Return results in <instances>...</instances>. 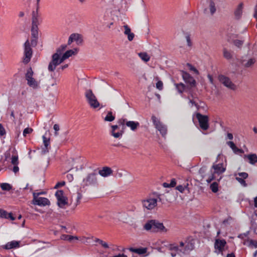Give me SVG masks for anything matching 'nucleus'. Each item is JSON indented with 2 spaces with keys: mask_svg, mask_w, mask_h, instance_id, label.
Wrapping results in <instances>:
<instances>
[{
  "mask_svg": "<svg viewBox=\"0 0 257 257\" xmlns=\"http://www.w3.org/2000/svg\"><path fill=\"white\" fill-rule=\"evenodd\" d=\"M194 248V242L193 241H186L185 243L180 242L179 246L171 244V249L179 251L181 253L187 254Z\"/></svg>",
  "mask_w": 257,
  "mask_h": 257,
  "instance_id": "obj_1",
  "label": "nucleus"
},
{
  "mask_svg": "<svg viewBox=\"0 0 257 257\" xmlns=\"http://www.w3.org/2000/svg\"><path fill=\"white\" fill-rule=\"evenodd\" d=\"M144 228L147 231L154 232L159 231H167V229L164 226L163 223L153 219L148 220L144 225Z\"/></svg>",
  "mask_w": 257,
  "mask_h": 257,
  "instance_id": "obj_2",
  "label": "nucleus"
},
{
  "mask_svg": "<svg viewBox=\"0 0 257 257\" xmlns=\"http://www.w3.org/2000/svg\"><path fill=\"white\" fill-rule=\"evenodd\" d=\"M85 96L91 107L96 108L99 106V102L98 101L96 97L91 89H87L86 90Z\"/></svg>",
  "mask_w": 257,
  "mask_h": 257,
  "instance_id": "obj_3",
  "label": "nucleus"
},
{
  "mask_svg": "<svg viewBox=\"0 0 257 257\" xmlns=\"http://www.w3.org/2000/svg\"><path fill=\"white\" fill-rule=\"evenodd\" d=\"M97 174L92 172L88 174L86 177L83 179L82 185L84 187L88 186H96L98 185L97 178Z\"/></svg>",
  "mask_w": 257,
  "mask_h": 257,
  "instance_id": "obj_4",
  "label": "nucleus"
},
{
  "mask_svg": "<svg viewBox=\"0 0 257 257\" xmlns=\"http://www.w3.org/2000/svg\"><path fill=\"white\" fill-rule=\"evenodd\" d=\"M156 128L159 131L163 137H165L167 133V126L160 121L155 115L151 117Z\"/></svg>",
  "mask_w": 257,
  "mask_h": 257,
  "instance_id": "obj_5",
  "label": "nucleus"
},
{
  "mask_svg": "<svg viewBox=\"0 0 257 257\" xmlns=\"http://www.w3.org/2000/svg\"><path fill=\"white\" fill-rule=\"evenodd\" d=\"M196 117L198 121L200 128L203 131L207 130L209 127L208 116L198 112L196 114Z\"/></svg>",
  "mask_w": 257,
  "mask_h": 257,
  "instance_id": "obj_6",
  "label": "nucleus"
},
{
  "mask_svg": "<svg viewBox=\"0 0 257 257\" xmlns=\"http://www.w3.org/2000/svg\"><path fill=\"white\" fill-rule=\"evenodd\" d=\"M181 74L184 81L188 85L187 87L191 89L196 86V80L190 74L182 70Z\"/></svg>",
  "mask_w": 257,
  "mask_h": 257,
  "instance_id": "obj_7",
  "label": "nucleus"
},
{
  "mask_svg": "<svg viewBox=\"0 0 257 257\" xmlns=\"http://www.w3.org/2000/svg\"><path fill=\"white\" fill-rule=\"evenodd\" d=\"M33 71L31 67H30L27 71V73L25 74V78L27 81L28 85L34 88H36L38 87V84L36 79L33 77Z\"/></svg>",
  "mask_w": 257,
  "mask_h": 257,
  "instance_id": "obj_8",
  "label": "nucleus"
},
{
  "mask_svg": "<svg viewBox=\"0 0 257 257\" xmlns=\"http://www.w3.org/2000/svg\"><path fill=\"white\" fill-rule=\"evenodd\" d=\"M24 46L25 50L23 62L25 64H27L30 61L32 56V49L31 48V46L28 40H27L25 43Z\"/></svg>",
  "mask_w": 257,
  "mask_h": 257,
  "instance_id": "obj_9",
  "label": "nucleus"
},
{
  "mask_svg": "<svg viewBox=\"0 0 257 257\" xmlns=\"http://www.w3.org/2000/svg\"><path fill=\"white\" fill-rule=\"evenodd\" d=\"M33 203L34 205L45 206L49 205V200L45 197H38L40 193H33Z\"/></svg>",
  "mask_w": 257,
  "mask_h": 257,
  "instance_id": "obj_10",
  "label": "nucleus"
},
{
  "mask_svg": "<svg viewBox=\"0 0 257 257\" xmlns=\"http://www.w3.org/2000/svg\"><path fill=\"white\" fill-rule=\"evenodd\" d=\"M219 81L222 83L225 86L232 89L235 90L236 88L235 85L232 82L230 78L223 75H219L218 76Z\"/></svg>",
  "mask_w": 257,
  "mask_h": 257,
  "instance_id": "obj_11",
  "label": "nucleus"
},
{
  "mask_svg": "<svg viewBox=\"0 0 257 257\" xmlns=\"http://www.w3.org/2000/svg\"><path fill=\"white\" fill-rule=\"evenodd\" d=\"M158 200L156 198H148L142 201L143 206L148 210L154 209L157 205Z\"/></svg>",
  "mask_w": 257,
  "mask_h": 257,
  "instance_id": "obj_12",
  "label": "nucleus"
},
{
  "mask_svg": "<svg viewBox=\"0 0 257 257\" xmlns=\"http://www.w3.org/2000/svg\"><path fill=\"white\" fill-rule=\"evenodd\" d=\"M226 244V241L225 239H216L214 242L215 252L218 254H222L225 246Z\"/></svg>",
  "mask_w": 257,
  "mask_h": 257,
  "instance_id": "obj_13",
  "label": "nucleus"
},
{
  "mask_svg": "<svg viewBox=\"0 0 257 257\" xmlns=\"http://www.w3.org/2000/svg\"><path fill=\"white\" fill-rule=\"evenodd\" d=\"M43 146L41 147V154L44 155L49 153L51 149L50 139L47 138L45 136H43Z\"/></svg>",
  "mask_w": 257,
  "mask_h": 257,
  "instance_id": "obj_14",
  "label": "nucleus"
},
{
  "mask_svg": "<svg viewBox=\"0 0 257 257\" xmlns=\"http://www.w3.org/2000/svg\"><path fill=\"white\" fill-rule=\"evenodd\" d=\"M212 168L214 169L213 173L214 174H221L226 170V167L224 166L222 163H219L218 164L214 163L212 166Z\"/></svg>",
  "mask_w": 257,
  "mask_h": 257,
  "instance_id": "obj_15",
  "label": "nucleus"
},
{
  "mask_svg": "<svg viewBox=\"0 0 257 257\" xmlns=\"http://www.w3.org/2000/svg\"><path fill=\"white\" fill-rule=\"evenodd\" d=\"M20 241L16 240H13L8 242L5 245L3 246V248L5 249H10L13 248H16L20 247Z\"/></svg>",
  "mask_w": 257,
  "mask_h": 257,
  "instance_id": "obj_16",
  "label": "nucleus"
},
{
  "mask_svg": "<svg viewBox=\"0 0 257 257\" xmlns=\"http://www.w3.org/2000/svg\"><path fill=\"white\" fill-rule=\"evenodd\" d=\"M98 174L103 177H106L112 174V170L109 167H104L99 170Z\"/></svg>",
  "mask_w": 257,
  "mask_h": 257,
  "instance_id": "obj_17",
  "label": "nucleus"
},
{
  "mask_svg": "<svg viewBox=\"0 0 257 257\" xmlns=\"http://www.w3.org/2000/svg\"><path fill=\"white\" fill-rule=\"evenodd\" d=\"M38 26H32L31 28V34L32 37L34 38L31 41L32 44H36V40L38 37Z\"/></svg>",
  "mask_w": 257,
  "mask_h": 257,
  "instance_id": "obj_18",
  "label": "nucleus"
},
{
  "mask_svg": "<svg viewBox=\"0 0 257 257\" xmlns=\"http://www.w3.org/2000/svg\"><path fill=\"white\" fill-rule=\"evenodd\" d=\"M123 27L124 28V34L127 35V39L130 41H132L135 37L134 34L131 32V29L127 25H124Z\"/></svg>",
  "mask_w": 257,
  "mask_h": 257,
  "instance_id": "obj_19",
  "label": "nucleus"
},
{
  "mask_svg": "<svg viewBox=\"0 0 257 257\" xmlns=\"http://www.w3.org/2000/svg\"><path fill=\"white\" fill-rule=\"evenodd\" d=\"M256 60L255 58H250L247 60H243L242 62L243 66L245 68L252 67L254 64L255 63Z\"/></svg>",
  "mask_w": 257,
  "mask_h": 257,
  "instance_id": "obj_20",
  "label": "nucleus"
},
{
  "mask_svg": "<svg viewBox=\"0 0 257 257\" xmlns=\"http://www.w3.org/2000/svg\"><path fill=\"white\" fill-rule=\"evenodd\" d=\"M244 158H247L249 160V163L252 165L257 162V155L255 154L244 155Z\"/></svg>",
  "mask_w": 257,
  "mask_h": 257,
  "instance_id": "obj_21",
  "label": "nucleus"
},
{
  "mask_svg": "<svg viewBox=\"0 0 257 257\" xmlns=\"http://www.w3.org/2000/svg\"><path fill=\"white\" fill-rule=\"evenodd\" d=\"M174 85L176 89L179 94H182L187 88V86L182 82L178 83H175Z\"/></svg>",
  "mask_w": 257,
  "mask_h": 257,
  "instance_id": "obj_22",
  "label": "nucleus"
},
{
  "mask_svg": "<svg viewBox=\"0 0 257 257\" xmlns=\"http://www.w3.org/2000/svg\"><path fill=\"white\" fill-rule=\"evenodd\" d=\"M126 125L130 127L132 131H135L140 126V123L138 121H126Z\"/></svg>",
  "mask_w": 257,
  "mask_h": 257,
  "instance_id": "obj_23",
  "label": "nucleus"
},
{
  "mask_svg": "<svg viewBox=\"0 0 257 257\" xmlns=\"http://www.w3.org/2000/svg\"><path fill=\"white\" fill-rule=\"evenodd\" d=\"M243 3H240L237 8L236 9V10L234 11V15L236 19H239L242 14V9H243Z\"/></svg>",
  "mask_w": 257,
  "mask_h": 257,
  "instance_id": "obj_24",
  "label": "nucleus"
},
{
  "mask_svg": "<svg viewBox=\"0 0 257 257\" xmlns=\"http://www.w3.org/2000/svg\"><path fill=\"white\" fill-rule=\"evenodd\" d=\"M128 250L133 252L137 253L139 254H143L146 253L147 252V248H135L133 247H130L128 248Z\"/></svg>",
  "mask_w": 257,
  "mask_h": 257,
  "instance_id": "obj_25",
  "label": "nucleus"
},
{
  "mask_svg": "<svg viewBox=\"0 0 257 257\" xmlns=\"http://www.w3.org/2000/svg\"><path fill=\"white\" fill-rule=\"evenodd\" d=\"M51 61H53V62L60 64L64 61V60L62 59V56L59 55L57 53H54L52 56Z\"/></svg>",
  "mask_w": 257,
  "mask_h": 257,
  "instance_id": "obj_26",
  "label": "nucleus"
},
{
  "mask_svg": "<svg viewBox=\"0 0 257 257\" xmlns=\"http://www.w3.org/2000/svg\"><path fill=\"white\" fill-rule=\"evenodd\" d=\"M38 11L36 10V12L33 11L32 13V26H38Z\"/></svg>",
  "mask_w": 257,
  "mask_h": 257,
  "instance_id": "obj_27",
  "label": "nucleus"
},
{
  "mask_svg": "<svg viewBox=\"0 0 257 257\" xmlns=\"http://www.w3.org/2000/svg\"><path fill=\"white\" fill-rule=\"evenodd\" d=\"M209 6H208V9L209 10V12L211 14V15H213L214 13L216 11V8L215 7V4L214 2L213 1V0H209Z\"/></svg>",
  "mask_w": 257,
  "mask_h": 257,
  "instance_id": "obj_28",
  "label": "nucleus"
},
{
  "mask_svg": "<svg viewBox=\"0 0 257 257\" xmlns=\"http://www.w3.org/2000/svg\"><path fill=\"white\" fill-rule=\"evenodd\" d=\"M244 244L247 245L249 247L253 246L255 248H257V241L252 239H248L245 240Z\"/></svg>",
  "mask_w": 257,
  "mask_h": 257,
  "instance_id": "obj_29",
  "label": "nucleus"
},
{
  "mask_svg": "<svg viewBox=\"0 0 257 257\" xmlns=\"http://www.w3.org/2000/svg\"><path fill=\"white\" fill-rule=\"evenodd\" d=\"M140 58L145 62H148L150 59V57L146 52H141L138 53Z\"/></svg>",
  "mask_w": 257,
  "mask_h": 257,
  "instance_id": "obj_30",
  "label": "nucleus"
},
{
  "mask_svg": "<svg viewBox=\"0 0 257 257\" xmlns=\"http://www.w3.org/2000/svg\"><path fill=\"white\" fill-rule=\"evenodd\" d=\"M57 204L59 207L63 208L67 204V198L65 197L57 199Z\"/></svg>",
  "mask_w": 257,
  "mask_h": 257,
  "instance_id": "obj_31",
  "label": "nucleus"
},
{
  "mask_svg": "<svg viewBox=\"0 0 257 257\" xmlns=\"http://www.w3.org/2000/svg\"><path fill=\"white\" fill-rule=\"evenodd\" d=\"M61 238L62 239L66 240H69L70 241H72V240H73L74 239H76V240L78 239V237H77L76 236H74L66 235V234H63L61 236Z\"/></svg>",
  "mask_w": 257,
  "mask_h": 257,
  "instance_id": "obj_32",
  "label": "nucleus"
},
{
  "mask_svg": "<svg viewBox=\"0 0 257 257\" xmlns=\"http://www.w3.org/2000/svg\"><path fill=\"white\" fill-rule=\"evenodd\" d=\"M73 54H74V52L73 50H68L62 56V59H63L64 61L65 60L68 59Z\"/></svg>",
  "mask_w": 257,
  "mask_h": 257,
  "instance_id": "obj_33",
  "label": "nucleus"
},
{
  "mask_svg": "<svg viewBox=\"0 0 257 257\" xmlns=\"http://www.w3.org/2000/svg\"><path fill=\"white\" fill-rule=\"evenodd\" d=\"M59 64L55 63L53 62V61H51L48 65V69L49 71L50 72H53L55 69H56V67L58 66Z\"/></svg>",
  "mask_w": 257,
  "mask_h": 257,
  "instance_id": "obj_34",
  "label": "nucleus"
},
{
  "mask_svg": "<svg viewBox=\"0 0 257 257\" xmlns=\"http://www.w3.org/2000/svg\"><path fill=\"white\" fill-rule=\"evenodd\" d=\"M115 119V116L112 115L111 111H108L106 116L104 118V120L106 121H112Z\"/></svg>",
  "mask_w": 257,
  "mask_h": 257,
  "instance_id": "obj_35",
  "label": "nucleus"
},
{
  "mask_svg": "<svg viewBox=\"0 0 257 257\" xmlns=\"http://www.w3.org/2000/svg\"><path fill=\"white\" fill-rule=\"evenodd\" d=\"M1 187L2 189L4 191H10L12 189V185L7 183H1Z\"/></svg>",
  "mask_w": 257,
  "mask_h": 257,
  "instance_id": "obj_36",
  "label": "nucleus"
},
{
  "mask_svg": "<svg viewBox=\"0 0 257 257\" xmlns=\"http://www.w3.org/2000/svg\"><path fill=\"white\" fill-rule=\"evenodd\" d=\"M223 56L227 60H230L232 58V54L226 49H223Z\"/></svg>",
  "mask_w": 257,
  "mask_h": 257,
  "instance_id": "obj_37",
  "label": "nucleus"
},
{
  "mask_svg": "<svg viewBox=\"0 0 257 257\" xmlns=\"http://www.w3.org/2000/svg\"><path fill=\"white\" fill-rule=\"evenodd\" d=\"M210 189L214 193H216L218 190V184L215 182L210 185Z\"/></svg>",
  "mask_w": 257,
  "mask_h": 257,
  "instance_id": "obj_38",
  "label": "nucleus"
},
{
  "mask_svg": "<svg viewBox=\"0 0 257 257\" xmlns=\"http://www.w3.org/2000/svg\"><path fill=\"white\" fill-rule=\"evenodd\" d=\"M67 46L66 45H62L59 48H58L55 53H57L59 55L61 56L62 53L66 49Z\"/></svg>",
  "mask_w": 257,
  "mask_h": 257,
  "instance_id": "obj_39",
  "label": "nucleus"
},
{
  "mask_svg": "<svg viewBox=\"0 0 257 257\" xmlns=\"http://www.w3.org/2000/svg\"><path fill=\"white\" fill-rule=\"evenodd\" d=\"M75 34V35L77 36V37H73L74 41H76L77 44H80L82 42V39H81V36L80 35L78 34Z\"/></svg>",
  "mask_w": 257,
  "mask_h": 257,
  "instance_id": "obj_40",
  "label": "nucleus"
},
{
  "mask_svg": "<svg viewBox=\"0 0 257 257\" xmlns=\"http://www.w3.org/2000/svg\"><path fill=\"white\" fill-rule=\"evenodd\" d=\"M236 180H237L242 186L243 187H246L247 184L244 180V179L241 178L240 177H235Z\"/></svg>",
  "mask_w": 257,
  "mask_h": 257,
  "instance_id": "obj_41",
  "label": "nucleus"
},
{
  "mask_svg": "<svg viewBox=\"0 0 257 257\" xmlns=\"http://www.w3.org/2000/svg\"><path fill=\"white\" fill-rule=\"evenodd\" d=\"M55 196H56V197L57 198V199H59V198H63L64 197H65L64 196V192L62 190H57L56 191V192L55 193Z\"/></svg>",
  "mask_w": 257,
  "mask_h": 257,
  "instance_id": "obj_42",
  "label": "nucleus"
},
{
  "mask_svg": "<svg viewBox=\"0 0 257 257\" xmlns=\"http://www.w3.org/2000/svg\"><path fill=\"white\" fill-rule=\"evenodd\" d=\"M185 38L187 41V46L190 48V49H191L192 46V42L191 40L190 35L188 34L186 35Z\"/></svg>",
  "mask_w": 257,
  "mask_h": 257,
  "instance_id": "obj_43",
  "label": "nucleus"
},
{
  "mask_svg": "<svg viewBox=\"0 0 257 257\" xmlns=\"http://www.w3.org/2000/svg\"><path fill=\"white\" fill-rule=\"evenodd\" d=\"M11 163L14 165H18V156L16 155L13 156L11 159Z\"/></svg>",
  "mask_w": 257,
  "mask_h": 257,
  "instance_id": "obj_44",
  "label": "nucleus"
},
{
  "mask_svg": "<svg viewBox=\"0 0 257 257\" xmlns=\"http://www.w3.org/2000/svg\"><path fill=\"white\" fill-rule=\"evenodd\" d=\"M33 129L30 127H27L23 131V136L26 137L28 134H31L33 132Z\"/></svg>",
  "mask_w": 257,
  "mask_h": 257,
  "instance_id": "obj_45",
  "label": "nucleus"
},
{
  "mask_svg": "<svg viewBox=\"0 0 257 257\" xmlns=\"http://www.w3.org/2000/svg\"><path fill=\"white\" fill-rule=\"evenodd\" d=\"M233 44L235 46L239 48L242 46L243 41L239 40H235L233 41Z\"/></svg>",
  "mask_w": 257,
  "mask_h": 257,
  "instance_id": "obj_46",
  "label": "nucleus"
},
{
  "mask_svg": "<svg viewBox=\"0 0 257 257\" xmlns=\"http://www.w3.org/2000/svg\"><path fill=\"white\" fill-rule=\"evenodd\" d=\"M237 175L239 176L238 177H240L241 178L244 179H246L248 176V174L246 172L238 173L237 174Z\"/></svg>",
  "mask_w": 257,
  "mask_h": 257,
  "instance_id": "obj_47",
  "label": "nucleus"
},
{
  "mask_svg": "<svg viewBox=\"0 0 257 257\" xmlns=\"http://www.w3.org/2000/svg\"><path fill=\"white\" fill-rule=\"evenodd\" d=\"M156 88L160 90L163 89V83L162 81H158L157 82V83H156Z\"/></svg>",
  "mask_w": 257,
  "mask_h": 257,
  "instance_id": "obj_48",
  "label": "nucleus"
},
{
  "mask_svg": "<svg viewBox=\"0 0 257 257\" xmlns=\"http://www.w3.org/2000/svg\"><path fill=\"white\" fill-rule=\"evenodd\" d=\"M7 212L4 210H0V217L4 218H7Z\"/></svg>",
  "mask_w": 257,
  "mask_h": 257,
  "instance_id": "obj_49",
  "label": "nucleus"
},
{
  "mask_svg": "<svg viewBox=\"0 0 257 257\" xmlns=\"http://www.w3.org/2000/svg\"><path fill=\"white\" fill-rule=\"evenodd\" d=\"M191 97L192 98V99H190L189 97V102L192 103L193 105H194L196 107H198V104L196 102L195 100H194V97L193 95L192 94H191Z\"/></svg>",
  "mask_w": 257,
  "mask_h": 257,
  "instance_id": "obj_50",
  "label": "nucleus"
},
{
  "mask_svg": "<svg viewBox=\"0 0 257 257\" xmlns=\"http://www.w3.org/2000/svg\"><path fill=\"white\" fill-rule=\"evenodd\" d=\"M6 132L5 128L4 127L3 125L1 123H0V136H3L5 135H6Z\"/></svg>",
  "mask_w": 257,
  "mask_h": 257,
  "instance_id": "obj_51",
  "label": "nucleus"
},
{
  "mask_svg": "<svg viewBox=\"0 0 257 257\" xmlns=\"http://www.w3.org/2000/svg\"><path fill=\"white\" fill-rule=\"evenodd\" d=\"M235 154H243L244 153V151L241 149L238 148L237 147H235L234 150L233 151Z\"/></svg>",
  "mask_w": 257,
  "mask_h": 257,
  "instance_id": "obj_52",
  "label": "nucleus"
},
{
  "mask_svg": "<svg viewBox=\"0 0 257 257\" xmlns=\"http://www.w3.org/2000/svg\"><path fill=\"white\" fill-rule=\"evenodd\" d=\"M227 144L228 146L230 147V148L233 151L235 147H236L234 143L233 142L229 141L227 142Z\"/></svg>",
  "mask_w": 257,
  "mask_h": 257,
  "instance_id": "obj_53",
  "label": "nucleus"
},
{
  "mask_svg": "<svg viewBox=\"0 0 257 257\" xmlns=\"http://www.w3.org/2000/svg\"><path fill=\"white\" fill-rule=\"evenodd\" d=\"M126 121H127L125 118H121L118 120V123L119 125H122L123 127L124 123H126Z\"/></svg>",
  "mask_w": 257,
  "mask_h": 257,
  "instance_id": "obj_54",
  "label": "nucleus"
},
{
  "mask_svg": "<svg viewBox=\"0 0 257 257\" xmlns=\"http://www.w3.org/2000/svg\"><path fill=\"white\" fill-rule=\"evenodd\" d=\"M77 37V36L76 35H75V34H72L69 38V39H68V45H70L73 41H74V40H73V37Z\"/></svg>",
  "mask_w": 257,
  "mask_h": 257,
  "instance_id": "obj_55",
  "label": "nucleus"
},
{
  "mask_svg": "<svg viewBox=\"0 0 257 257\" xmlns=\"http://www.w3.org/2000/svg\"><path fill=\"white\" fill-rule=\"evenodd\" d=\"M65 184V182L64 181L58 182L55 186L54 188L57 189L58 188L64 186Z\"/></svg>",
  "mask_w": 257,
  "mask_h": 257,
  "instance_id": "obj_56",
  "label": "nucleus"
},
{
  "mask_svg": "<svg viewBox=\"0 0 257 257\" xmlns=\"http://www.w3.org/2000/svg\"><path fill=\"white\" fill-rule=\"evenodd\" d=\"M215 179L214 174L212 173L211 175H210L207 179V181L208 183H210L212 181Z\"/></svg>",
  "mask_w": 257,
  "mask_h": 257,
  "instance_id": "obj_57",
  "label": "nucleus"
},
{
  "mask_svg": "<svg viewBox=\"0 0 257 257\" xmlns=\"http://www.w3.org/2000/svg\"><path fill=\"white\" fill-rule=\"evenodd\" d=\"M99 243L101 244L102 246H103V247L104 248L106 249L109 248L108 244L106 242L103 241L102 240H101Z\"/></svg>",
  "mask_w": 257,
  "mask_h": 257,
  "instance_id": "obj_58",
  "label": "nucleus"
},
{
  "mask_svg": "<svg viewBox=\"0 0 257 257\" xmlns=\"http://www.w3.org/2000/svg\"><path fill=\"white\" fill-rule=\"evenodd\" d=\"M111 135L113 136L115 138H118L122 135L121 133L117 132L115 133L114 132H111Z\"/></svg>",
  "mask_w": 257,
  "mask_h": 257,
  "instance_id": "obj_59",
  "label": "nucleus"
},
{
  "mask_svg": "<svg viewBox=\"0 0 257 257\" xmlns=\"http://www.w3.org/2000/svg\"><path fill=\"white\" fill-rule=\"evenodd\" d=\"M185 188V186H183L182 185H178L177 186L176 189L179 191L180 192L182 193L184 192Z\"/></svg>",
  "mask_w": 257,
  "mask_h": 257,
  "instance_id": "obj_60",
  "label": "nucleus"
},
{
  "mask_svg": "<svg viewBox=\"0 0 257 257\" xmlns=\"http://www.w3.org/2000/svg\"><path fill=\"white\" fill-rule=\"evenodd\" d=\"M53 128H54V130L55 131V136H57L58 135V133L57 132L59 130V126L58 124H55L54 125V126H53Z\"/></svg>",
  "mask_w": 257,
  "mask_h": 257,
  "instance_id": "obj_61",
  "label": "nucleus"
},
{
  "mask_svg": "<svg viewBox=\"0 0 257 257\" xmlns=\"http://www.w3.org/2000/svg\"><path fill=\"white\" fill-rule=\"evenodd\" d=\"M6 219H10L11 220H14L15 218L13 216L12 213H7Z\"/></svg>",
  "mask_w": 257,
  "mask_h": 257,
  "instance_id": "obj_62",
  "label": "nucleus"
},
{
  "mask_svg": "<svg viewBox=\"0 0 257 257\" xmlns=\"http://www.w3.org/2000/svg\"><path fill=\"white\" fill-rule=\"evenodd\" d=\"M170 249L171 250V252L170 253L172 257H175L176 255V252L178 254L181 253L179 251H175V250H171V246L170 247Z\"/></svg>",
  "mask_w": 257,
  "mask_h": 257,
  "instance_id": "obj_63",
  "label": "nucleus"
},
{
  "mask_svg": "<svg viewBox=\"0 0 257 257\" xmlns=\"http://www.w3.org/2000/svg\"><path fill=\"white\" fill-rule=\"evenodd\" d=\"M176 184V182L175 179H172L170 183H169V185L170 187H174Z\"/></svg>",
  "mask_w": 257,
  "mask_h": 257,
  "instance_id": "obj_64",
  "label": "nucleus"
}]
</instances>
